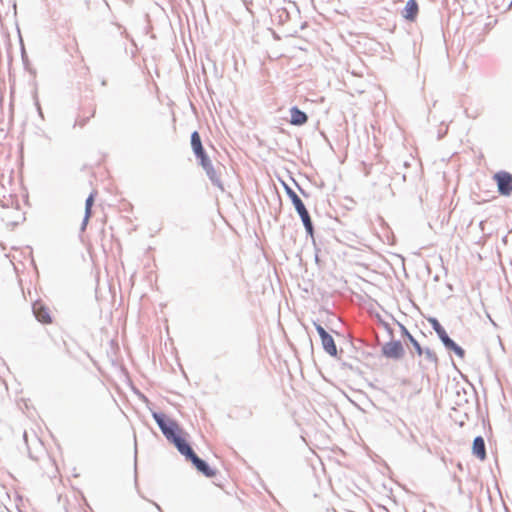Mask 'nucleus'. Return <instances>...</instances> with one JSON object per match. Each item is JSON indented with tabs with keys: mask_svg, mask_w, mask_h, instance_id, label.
<instances>
[{
	"mask_svg": "<svg viewBox=\"0 0 512 512\" xmlns=\"http://www.w3.org/2000/svg\"><path fill=\"white\" fill-rule=\"evenodd\" d=\"M288 195L296 209V211L298 212L299 216L301 217V220L304 224V227L307 231V233L313 237V224H312V220L310 218V215L307 211V209L305 208V205L304 203L302 202V200L299 198V196L294 192L292 191L291 189L288 190Z\"/></svg>",
	"mask_w": 512,
	"mask_h": 512,
	"instance_id": "obj_1",
	"label": "nucleus"
},
{
	"mask_svg": "<svg viewBox=\"0 0 512 512\" xmlns=\"http://www.w3.org/2000/svg\"><path fill=\"white\" fill-rule=\"evenodd\" d=\"M153 417L160 427L162 433L169 440L174 434L180 432L179 427L176 422L166 418L164 414L154 413Z\"/></svg>",
	"mask_w": 512,
	"mask_h": 512,
	"instance_id": "obj_2",
	"label": "nucleus"
},
{
	"mask_svg": "<svg viewBox=\"0 0 512 512\" xmlns=\"http://www.w3.org/2000/svg\"><path fill=\"white\" fill-rule=\"evenodd\" d=\"M493 178L501 195L509 196L512 193V175L510 173L500 171Z\"/></svg>",
	"mask_w": 512,
	"mask_h": 512,
	"instance_id": "obj_3",
	"label": "nucleus"
},
{
	"mask_svg": "<svg viewBox=\"0 0 512 512\" xmlns=\"http://www.w3.org/2000/svg\"><path fill=\"white\" fill-rule=\"evenodd\" d=\"M382 353L391 359H400L404 355V348L400 341H390L382 346Z\"/></svg>",
	"mask_w": 512,
	"mask_h": 512,
	"instance_id": "obj_4",
	"label": "nucleus"
},
{
	"mask_svg": "<svg viewBox=\"0 0 512 512\" xmlns=\"http://www.w3.org/2000/svg\"><path fill=\"white\" fill-rule=\"evenodd\" d=\"M316 330L321 338L324 350L331 356H336L337 348L332 336L329 335L321 325H317Z\"/></svg>",
	"mask_w": 512,
	"mask_h": 512,
	"instance_id": "obj_5",
	"label": "nucleus"
},
{
	"mask_svg": "<svg viewBox=\"0 0 512 512\" xmlns=\"http://www.w3.org/2000/svg\"><path fill=\"white\" fill-rule=\"evenodd\" d=\"M446 348L452 350L459 358H464L465 351L458 346L452 339L449 338L445 329L441 326L435 331Z\"/></svg>",
	"mask_w": 512,
	"mask_h": 512,
	"instance_id": "obj_6",
	"label": "nucleus"
},
{
	"mask_svg": "<svg viewBox=\"0 0 512 512\" xmlns=\"http://www.w3.org/2000/svg\"><path fill=\"white\" fill-rule=\"evenodd\" d=\"M169 441H171L177 447L179 452L186 456V458L189 459L193 454H195L186 440L182 438L179 433L174 434Z\"/></svg>",
	"mask_w": 512,
	"mask_h": 512,
	"instance_id": "obj_7",
	"label": "nucleus"
},
{
	"mask_svg": "<svg viewBox=\"0 0 512 512\" xmlns=\"http://www.w3.org/2000/svg\"><path fill=\"white\" fill-rule=\"evenodd\" d=\"M169 441H171L177 447L179 452L186 456V458L189 459L193 454H195L186 440L182 438L179 433L174 434Z\"/></svg>",
	"mask_w": 512,
	"mask_h": 512,
	"instance_id": "obj_8",
	"label": "nucleus"
},
{
	"mask_svg": "<svg viewBox=\"0 0 512 512\" xmlns=\"http://www.w3.org/2000/svg\"><path fill=\"white\" fill-rule=\"evenodd\" d=\"M33 312L38 321L44 324H50L52 322L50 311L43 303L35 302L33 304Z\"/></svg>",
	"mask_w": 512,
	"mask_h": 512,
	"instance_id": "obj_9",
	"label": "nucleus"
},
{
	"mask_svg": "<svg viewBox=\"0 0 512 512\" xmlns=\"http://www.w3.org/2000/svg\"><path fill=\"white\" fill-rule=\"evenodd\" d=\"M419 12L418 3L416 0H408L403 10V17L408 21H415Z\"/></svg>",
	"mask_w": 512,
	"mask_h": 512,
	"instance_id": "obj_10",
	"label": "nucleus"
},
{
	"mask_svg": "<svg viewBox=\"0 0 512 512\" xmlns=\"http://www.w3.org/2000/svg\"><path fill=\"white\" fill-rule=\"evenodd\" d=\"M290 124L294 126H302L307 123L308 116L306 113L301 111L298 107H292L290 109Z\"/></svg>",
	"mask_w": 512,
	"mask_h": 512,
	"instance_id": "obj_11",
	"label": "nucleus"
},
{
	"mask_svg": "<svg viewBox=\"0 0 512 512\" xmlns=\"http://www.w3.org/2000/svg\"><path fill=\"white\" fill-rule=\"evenodd\" d=\"M189 460L195 465V467L207 477H214L216 472L211 469L203 460H201L196 454H193Z\"/></svg>",
	"mask_w": 512,
	"mask_h": 512,
	"instance_id": "obj_12",
	"label": "nucleus"
},
{
	"mask_svg": "<svg viewBox=\"0 0 512 512\" xmlns=\"http://www.w3.org/2000/svg\"><path fill=\"white\" fill-rule=\"evenodd\" d=\"M200 159V164L201 166L204 168V170L206 171L207 175L209 176V178L215 182V183H219V178L217 176V173L216 171L214 170L213 166H212V163L211 161L208 159L207 155H203V156H200L198 157Z\"/></svg>",
	"mask_w": 512,
	"mask_h": 512,
	"instance_id": "obj_13",
	"label": "nucleus"
},
{
	"mask_svg": "<svg viewBox=\"0 0 512 512\" xmlns=\"http://www.w3.org/2000/svg\"><path fill=\"white\" fill-rule=\"evenodd\" d=\"M472 451L473 454L480 460H484L486 458L485 442L481 436H478L474 439Z\"/></svg>",
	"mask_w": 512,
	"mask_h": 512,
	"instance_id": "obj_14",
	"label": "nucleus"
},
{
	"mask_svg": "<svg viewBox=\"0 0 512 512\" xmlns=\"http://www.w3.org/2000/svg\"><path fill=\"white\" fill-rule=\"evenodd\" d=\"M191 146L197 157L205 155V151L201 143V138L197 131L193 132L191 135Z\"/></svg>",
	"mask_w": 512,
	"mask_h": 512,
	"instance_id": "obj_15",
	"label": "nucleus"
},
{
	"mask_svg": "<svg viewBox=\"0 0 512 512\" xmlns=\"http://www.w3.org/2000/svg\"><path fill=\"white\" fill-rule=\"evenodd\" d=\"M97 195V192L96 191H93L89 197L86 199V202H85V217H84V225L87 224L89 218L91 217L92 215V206L94 204V200H95V197Z\"/></svg>",
	"mask_w": 512,
	"mask_h": 512,
	"instance_id": "obj_16",
	"label": "nucleus"
},
{
	"mask_svg": "<svg viewBox=\"0 0 512 512\" xmlns=\"http://www.w3.org/2000/svg\"><path fill=\"white\" fill-rule=\"evenodd\" d=\"M405 332H406V335H407V337H408L409 341H410V342L412 343V345L414 346V348H415V350H416L417 354H418L419 356H421V355H422V353H423V351H422V348H421V346H420L419 342H418V341H417V340H416V339H415V338H414V337H413V336H412V335H411L407 330H405Z\"/></svg>",
	"mask_w": 512,
	"mask_h": 512,
	"instance_id": "obj_17",
	"label": "nucleus"
},
{
	"mask_svg": "<svg viewBox=\"0 0 512 512\" xmlns=\"http://www.w3.org/2000/svg\"><path fill=\"white\" fill-rule=\"evenodd\" d=\"M94 115H95V109H92L89 112V115L87 117H85V118H78L77 121H76V124L79 127H83L90 118L94 117Z\"/></svg>",
	"mask_w": 512,
	"mask_h": 512,
	"instance_id": "obj_18",
	"label": "nucleus"
},
{
	"mask_svg": "<svg viewBox=\"0 0 512 512\" xmlns=\"http://www.w3.org/2000/svg\"><path fill=\"white\" fill-rule=\"evenodd\" d=\"M429 323L431 324L432 328L437 331V329H439L441 327V324L439 323V321L435 318H430L429 320Z\"/></svg>",
	"mask_w": 512,
	"mask_h": 512,
	"instance_id": "obj_19",
	"label": "nucleus"
}]
</instances>
